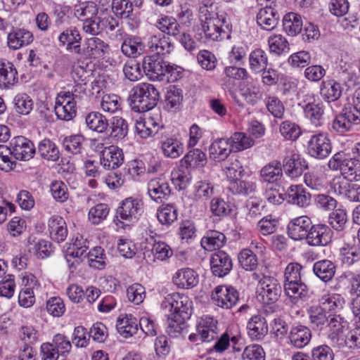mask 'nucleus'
<instances>
[{"mask_svg": "<svg viewBox=\"0 0 360 360\" xmlns=\"http://www.w3.org/2000/svg\"><path fill=\"white\" fill-rule=\"evenodd\" d=\"M342 299L340 298L339 295H324L319 300V307L323 309V311L327 314H332L337 309L342 307Z\"/></svg>", "mask_w": 360, "mask_h": 360, "instance_id": "obj_50", "label": "nucleus"}, {"mask_svg": "<svg viewBox=\"0 0 360 360\" xmlns=\"http://www.w3.org/2000/svg\"><path fill=\"white\" fill-rule=\"evenodd\" d=\"M146 45L138 37H129L122 44V52L128 57L136 58L143 53Z\"/></svg>", "mask_w": 360, "mask_h": 360, "instance_id": "obj_37", "label": "nucleus"}, {"mask_svg": "<svg viewBox=\"0 0 360 360\" xmlns=\"http://www.w3.org/2000/svg\"><path fill=\"white\" fill-rule=\"evenodd\" d=\"M217 9V5L214 2L210 0L202 1L198 9L199 19L201 22V25L205 24L206 22L211 21L213 19L225 16L224 14L219 15Z\"/></svg>", "mask_w": 360, "mask_h": 360, "instance_id": "obj_43", "label": "nucleus"}, {"mask_svg": "<svg viewBox=\"0 0 360 360\" xmlns=\"http://www.w3.org/2000/svg\"><path fill=\"white\" fill-rule=\"evenodd\" d=\"M229 138H218L209 147L210 160L220 162L225 160L233 151Z\"/></svg>", "mask_w": 360, "mask_h": 360, "instance_id": "obj_20", "label": "nucleus"}, {"mask_svg": "<svg viewBox=\"0 0 360 360\" xmlns=\"http://www.w3.org/2000/svg\"><path fill=\"white\" fill-rule=\"evenodd\" d=\"M347 221V213L345 210L338 209L331 212L328 217V223L336 231H342Z\"/></svg>", "mask_w": 360, "mask_h": 360, "instance_id": "obj_63", "label": "nucleus"}, {"mask_svg": "<svg viewBox=\"0 0 360 360\" xmlns=\"http://www.w3.org/2000/svg\"><path fill=\"white\" fill-rule=\"evenodd\" d=\"M307 314L314 330L322 331L327 329L331 314H327L317 305L310 307L307 309Z\"/></svg>", "mask_w": 360, "mask_h": 360, "instance_id": "obj_24", "label": "nucleus"}, {"mask_svg": "<svg viewBox=\"0 0 360 360\" xmlns=\"http://www.w3.org/2000/svg\"><path fill=\"white\" fill-rule=\"evenodd\" d=\"M268 57L266 52L261 49H256L249 56V65L252 71L255 73L262 72L266 69Z\"/></svg>", "mask_w": 360, "mask_h": 360, "instance_id": "obj_42", "label": "nucleus"}, {"mask_svg": "<svg viewBox=\"0 0 360 360\" xmlns=\"http://www.w3.org/2000/svg\"><path fill=\"white\" fill-rule=\"evenodd\" d=\"M101 109L106 113H115L121 109V99L116 94H105L100 103Z\"/></svg>", "mask_w": 360, "mask_h": 360, "instance_id": "obj_51", "label": "nucleus"}, {"mask_svg": "<svg viewBox=\"0 0 360 360\" xmlns=\"http://www.w3.org/2000/svg\"><path fill=\"white\" fill-rule=\"evenodd\" d=\"M288 202L300 207H305L310 204L311 195L300 185H292L287 191Z\"/></svg>", "mask_w": 360, "mask_h": 360, "instance_id": "obj_33", "label": "nucleus"}, {"mask_svg": "<svg viewBox=\"0 0 360 360\" xmlns=\"http://www.w3.org/2000/svg\"><path fill=\"white\" fill-rule=\"evenodd\" d=\"M284 31L290 36H296L302 30V20L300 15L295 13H289L283 18Z\"/></svg>", "mask_w": 360, "mask_h": 360, "instance_id": "obj_39", "label": "nucleus"}, {"mask_svg": "<svg viewBox=\"0 0 360 360\" xmlns=\"http://www.w3.org/2000/svg\"><path fill=\"white\" fill-rule=\"evenodd\" d=\"M161 149L165 156L177 158L184 153L183 144L176 138H166L161 141Z\"/></svg>", "mask_w": 360, "mask_h": 360, "instance_id": "obj_40", "label": "nucleus"}, {"mask_svg": "<svg viewBox=\"0 0 360 360\" xmlns=\"http://www.w3.org/2000/svg\"><path fill=\"white\" fill-rule=\"evenodd\" d=\"M148 193L153 201L162 203L168 199L171 188L165 179H153L148 184Z\"/></svg>", "mask_w": 360, "mask_h": 360, "instance_id": "obj_19", "label": "nucleus"}, {"mask_svg": "<svg viewBox=\"0 0 360 360\" xmlns=\"http://www.w3.org/2000/svg\"><path fill=\"white\" fill-rule=\"evenodd\" d=\"M110 136L114 139L122 140L128 134V124L125 120L119 116H115L109 122Z\"/></svg>", "mask_w": 360, "mask_h": 360, "instance_id": "obj_45", "label": "nucleus"}, {"mask_svg": "<svg viewBox=\"0 0 360 360\" xmlns=\"http://www.w3.org/2000/svg\"><path fill=\"white\" fill-rule=\"evenodd\" d=\"M173 282L179 288L189 289L198 283V274L190 268L179 269L173 276Z\"/></svg>", "mask_w": 360, "mask_h": 360, "instance_id": "obj_26", "label": "nucleus"}, {"mask_svg": "<svg viewBox=\"0 0 360 360\" xmlns=\"http://www.w3.org/2000/svg\"><path fill=\"white\" fill-rule=\"evenodd\" d=\"M182 100V90L176 86H171L166 94L165 107L167 110L178 109Z\"/></svg>", "mask_w": 360, "mask_h": 360, "instance_id": "obj_55", "label": "nucleus"}, {"mask_svg": "<svg viewBox=\"0 0 360 360\" xmlns=\"http://www.w3.org/2000/svg\"><path fill=\"white\" fill-rule=\"evenodd\" d=\"M124 159L122 150L112 145L101 151L100 163L105 169H115L123 164Z\"/></svg>", "mask_w": 360, "mask_h": 360, "instance_id": "obj_14", "label": "nucleus"}, {"mask_svg": "<svg viewBox=\"0 0 360 360\" xmlns=\"http://www.w3.org/2000/svg\"><path fill=\"white\" fill-rule=\"evenodd\" d=\"M243 360H265V352L259 345H250L245 347L242 354Z\"/></svg>", "mask_w": 360, "mask_h": 360, "instance_id": "obj_64", "label": "nucleus"}, {"mask_svg": "<svg viewBox=\"0 0 360 360\" xmlns=\"http://www.w3.org/2000/svg\"><path fill=\"white\" fill-rule=\"evenodd\" d=\"M146 76L152 81H162L166 74L165 62L159 56H145L142 63Z\"/></svg>", "mask_w": 360, "mask_h": 360, "instance_id": "obj_11", "label": "nucleus"}, {"mask_svg": "<svg viewBox=\"0 0 360 360\" xmlns=\"http://www.w3.org/2000/svg\"><path fill=\"white\" fill-rule=\"evenodd\" d=\"M13 158L21 161H28L34 157L35 147L34 143L22 136L13 138L8 146Z\"/></svg>", "mask_w": 360, "mask_h": 360, "instance_id": "obj_8", "label": "nucleus"}, {"mask_svg": "<svg viewBox=\"0 0 360 360\" xmlns=\"http://www.w3.org/2000/svg\"><path fill=\"white\" fill-rule=\"evenodd\" d=\"M342 93L341 84L333 79L323 81L320 87V94L328 103L338 101Z\"/></svg>", "mask_w": 360, "mask_h": 360, "instance_id": "obj_32", "label": "nucleus"}, {"mask_svg": "<svg viewBox=\"0 0 360 360\" xmlns=\"http://www.w3.org/2000/svg\"><path fill=\"white\" fill-rule=\"evenodd\" d=\"M18 72L9 62L0 60V88L8 89L18 82Z\"/></svg>", "mask_w": 360, "mask_h": 360, "instance_id": "obj_34", "label": "nucleus"}, {"mask_svg": "<svg viewBox=\"0 0 360 360\" xmlns=\"http://www.w3.org/2000/svg\"><path fill=\"white\" fill-rule=\"evenodd\" d=\"M212 302L222 309H230L239 302V292L232 286L218 285L212 292Z\"/></svg>", "mask_w": 360, "mask_h": 360, "instance_id": "obj_7", "label": "nucleus"}, {"mask_svg": "<svg viewBox=\"0 0 360 360\" xmlns=\"http://www.w3.org/2000/svg\"><path fill=\"white\" fill-rule=\"evenodd\" d=\"M157 217L160 224L170 225L177 219V210L172 205H167L157 212Z\"/></svg>", "mask_w": 360, "mask_h": 360, "instance_id": "obj_58", "label": "nucleus"}, {"mask_svg": "<svg viewBox=\"0 0 360 360\" xmlns=\"http://www.w3.org/2000/svg\"><path fill=\"white\" fill-rule=\"evenodd\" d=\"M210 262L212 274L218 277L227 275L232 269V260L224 251L212 254Z\"/></svg>", "mask_w": 360, "mask_h": 360, "instance_id": "obj_17", "label": "nucleus"}, {"mask_svg": "<svg viewBox=\"0 0 360 360\" xmlns=\"http://www.w3.org/2000/svg\"><path fill=\"white\" fill-rule=\"evenodd\" d=\"M306 96L308 103L304 107V115L311 124L316 127L321 126L323 124L325 105L321 101L314 103V95L313 94H307Z\"/></svg>", "mask_w": 360, "mask_h": 360, "instance_id": "obj_18", "label": "nucleus"}, {"mask_svg": "<svg viewBox=\"0 0 360 360\" xmlns=\"http://www.w3.org/2000/svg\"><path fill=\"white\" fill-rule=\"evenodd\" d=\"M268 44L270 51L277 55L288 52L290 50L288 41L281 34L270 36L268 39Z\"/></svg>", "mask_w": 360, "mask_h": 360, "instance_id": "obj_52", "label": "nucleus"}, {"mask_svg": "<svg viewBox=\"0 0 360 360\" xmlns=\"http://www.w3.org/2000/svg\"><path fill=\"white\" fill-rule=\"evenodd\" d=\"M50 237L58 243L63 242L68 236V228L65 220L58 215L52 216L48 221Z\"/></svg>", "mask_w": 360, "mask_h": 360, "instance_id": "obj_29", "label": "nucleus"}, {"mask_svg": "<svg viewBox=\"0 0 360 360\" xmlns=\"http://www.w3.org/2000/svg\"><path fill=\"white\" fill-rule=\"evenodd\" d=\"M302 267L298 263H290L284 271V292L293 304L307 295V287L301 280Z\"/></svg>", "mask_w": 360, "mask_h": 360, "instance_id": "obj_1", "label": "nucleus"}, {"mask_svg": "<svg viewBox=\"0 0 360 360\" xmlns=\"http://www.w3.org/2000/svg\"><path fill=\"white\" fill-rule=\"evenodd\" d=\"M158 27L164 33L176 36L179 34V25L176 20L172 17L165 16L159 20Z\"/></svg>", "mask_w": 360, "mask_h": 360, "instance_id": "obj_60", "label": "nucleus"}, {"mask_svg": "<svg viewBox=\"0 0 360 360\" xmlns=\"http://www.w3.org/2000/svg\"><path fill=\"white\" fill-rule=\"evenodd\" d=\"M327 329L328 338L332 346L339 349L345 347L349 323L340 315L331 314Z\"/></svg>", "mask_w": 360, "mask_h": 360, "instance_id": "obj_5", "label": "nucleus"}, {"mask_svg": "<svg viewBox=\"0 0 360 360\" xmlns=\"http://www.w3.org/2000/svg\"><path fill=\"white\" fill-rule=\"evenodd\" d=\"M264 103L269 112L274 117L281 119L283 117L285 107L282 101L275 96H269L265 98Z\"/></svg>", "mask_w": 360, "mask_h": 360, "instance_id": "obj_57", "label": "nucleus"}, {"mask_svg": "<svg viewBox=\"0 0 360 360\" xmlns=\"http://www.w3.org/2000/svg\"><path fill=\"white\" fill-rule=\"evenodd\" d=\"M41 156L49 161L56 162L60 158V152L57 146L50 139H43L38 146Z\"/></svg>", "mask_w": 360, "mask_h": 360, "instance_id": "obj_44", "label": "nucleus"}, {"mask_svg": "<svg viewBox=\"0 0 360 360\" xmlns=\"http://www.w3.org/2000/svg\"><path fill=\"white\" fill-rule=\"evenodd\" d=\"M109 51L108 44L98 37L87 39L83 46V53L85 57L103 58Z\"/></svg>", "mask_w": 360, "mask_h": 360, "instance_id": "obj_22", "label": "nucleus"}, {"mask_svg": "<svg viewBox=\"0 0 360 360\" xmlns=\"http://www.w3.org/2000/svg\"><path fill=\"white\" fill-rule=\"evenodd\" d=\"M281 135L288 140L295 141L301 134L300 127L295 123L290 121H284L280 125Z\"/></svg>", "mask_w": 360, "mask_h": 360, "instance_id": "obj_62", "label": "nucleus"}, {"mask_svg": "<svg viewBox=\"0 0 360 360\" xmlns=\"http://www.w3.org/2000/svg\"><path fill=\"white\" fill-rule=\"evenodd\" d=\"M213 193V186L206 181H198L194 186V198L196 200L205 201Z\"/></svg>", "mask_w": 360, "mask_h": 360, "instance_id": "obj_59", "label": "nucleus"}, {"mask_svg": "<svg viewBox=\"0 0 360 360\" xmlns=\"http://www.w3.org/2000/svg\"><path fill=\"white\" fill-rule=\"evenodd\" d=\"M307 243L311 246H326L331 243L333 231L323 224L311 225Z\"/></svg>", "mask_w": 360, "mask_h": 360, "instance_id": "obj_12", "label": "nucleus"}, {"mask_svg": "<svg viewBox=\"0 0 360 360\" xmlns=\"http://www.w3.org/2000/svg\"><path fill=\"white\" fill-rule=\"evenodd\" d=\"M202 29L204 37L198 39L204 43H209L230 39L232 25L226 16H222L202 24Z\"/></svg>", "mask_w": 360, "mask_h": 360, "instance_id": "obj_3", "label": "nucleus"}, {"mask_svg": "<svg viewBox=\"0 0 360 360\" xmlns=\"http://www.w3.org/2000/svg\"><path fill=\"white\" fill-rule=\"evenodd\" d=\"M306 167L304 161L296 153H291L283 160L284 171L291 178L300 176Z\"/></svg>", "mask_w": 360, "mask_h": 360, "instance_id": "obj_30", "label": "nucleus"}, {"mask_svg": "<svg viewBox=\"0 0 360 360\" xmlns=\"http://www.w3.org/2000/svg\"><path fill=\"white\" fill-rule=\"evenodd\" d=\"M84 137L80 134L66 136L63 140V147L70 153L73 155L81 154L84 150L83 143Z\"/></svg>", "mask_w": 360, "mask_h": 360, "instance_id": "obj_48", "label": "nucleus"}, {"mask_svg": "<svg viewBox=\"0 0 360 360\" xmlns=\"http://www.w3.org/2000/svg\"><path fill=\"white\" fill-rule=\"evenodd\" d=\"M307 150L311 157L324 159L331 153L330 140L323 133L312 135L308 141Z\"/></svg>", "mask_w": 360, "mask_h": 360, "instance_id": "obj_9", "label": "nucleus"}, {"mask_svg": "<svg viewBox=\"0 0 360 360\" xmlns=\"http://www.w3.org/2000/svg\"><path fill=\"white\" fill-rule=\"evenodd\" d=\"M311 221L307 216H301L292 219L288 225V233L294 240L305 239L310 231Z\"/></svg>", "mask_w": 360, "mask_h": 360, "instance_id": "obj_15", "label": "nucleus"}, {"mask_svg": "<svg viewBox=\"0 0 360 360\" xmlns=\"http://www.w3.org/2000/svg\"><path fill=\"white\" fill-rule=\"evenodd\" d=\"M138 320L131 314H126L123 317H119L117 321V332L125 338H130L136 334L138 331Z\"/></svg>", "mask_w": 360, "mask_h": 360, "instance_id": "obj_35", "label": "nucleus"}, {"mask_svg": "<svg viewBox=\"0 0 360 360\" xmlns=\"http://www.w3.org/2000/svg\"><path fill=\"white\" fill-rule=\"evenodd\" d=\"M130 97V107L136 112L153 110L159 100V91L154 85L141 83L132 89Z\"/></svg>", "mask_w": 360, "mask_h": 360, "instance_id": "obj_2", "label": "nucleus"}, {"mask_svg": "<svg viewBox=\"0 0 360 360\" xmlns=\"http://www.w3.org/2000/svg\"><path fill=\"white\" fill-rule=\"evenodd\" d=\"M259 285V295L262 297L264 303H274L278 300L281 293V286L277 279L264 276L260 280Z\"/></svg>", "mask_w": 360, "mask_h": 360, "instance_id": "obj_13", "label": "nucleus"}, {"mask_svg": "<svg viewBox=\"0 0 360 360\" xmlns=\"http://www.w3.org/2000/svg\"><path fill=\"white\" fill-rule=\"evenodd\" d=\"M290 344L297 349L306 347L311 341V331L305 326H293L289 333Z\"/></svg>", "mask_w": 360, "mask_h": 360, "instance_id": "obj_28", "label": "nucleus"}, {"mask_svg": "<svg viewBox=\"0 0 360 360\" xmlns=\"http://www.w3.org/2000/svg\"><path fill=\"white\" fill-rule=\"evenodd\" d=\"M248 336L253 340H262L268 333V326L261 315L252 316L248 322Z\"/></svg>", "mask_w": 360, "mask_h": 360, "instance_id": "obj_27", "label": "nucleus"}, {"mask_svg": "<svg viewBox=\"0 0 360 360\" xmlns=\"http://www.w3.org/2000/svg\"><path fill=\"white\" fill-rule=\"evenodd\" d=\"M110 209L107 204L100 203L91 207L89 212V219L92 224H99L106 219Z\"/></svg>", "mask_w": 360, "mask_h": 360, "instance_id": "obj_61", "label": "nucleus"}, {"mask_svg": "<svg viewBox=\"0 0 360 360\" xmlns=\"http://www.w3.org/2000/svg\"><path fill=\"white\" fill-rule=\"evenodd\" d=\"M225 241L226 236L224 233L217 231L210 230L201 239L200 243L205 250L212 251L221 248Z\"/></svg>", "mask_w": 360, "mask_h": 360, "instance_id": "obj_36", "label": "nucleus"}, {"mask_svg": "<svg viewBox=\"0 0 360 360\" xmlns=\"http://www.w3.org/2000/svg\"><path fill=\"white\" fill-rule=\"evenodd\" d=\"M34 40L32 33L25 28H13L8 34L7 44L13 50L27 46Z\"/></svg>", "mask_w": 360, "mask_h": 360, "instance_id": "obj_21", "label": "nucleus"}, {"mask_svg": "<svg viewBox=\"0 0 360 360\" xmlns=\"http://www.w3.org/2000/svg\"><path fill=\"white\" fill-rule=\"evenodd\" d=\"M146 46L150 52L159 57L167 56L173 50V46L169 39L162 33L150 35Z\"/></svg>", "mask_w": 360, "mask_h": 360, "instance_id": "obj_16", "label": "nucleus"}, {"mask_svg": "<svg viewBox=\"0 0 360 360\" xmlns=\"http://www.w3.org/2000/svg\"><path fill=\"white\" fill-rule=\"evenodd\" d=\"M15 111L22 115H28L33 108V101L26 94H19L13 99Z\"/></svg>", "mask_w": 360, "mask_h": 360, "instance_id": "obj_56", "label": "nucleus"}, {"mask_svg": "<svg viewBox=\"0 0 360 360\" xmlns=\"http://www.w3.org/2000/svg\"><path fill=\"white\" fill-rule=\"evenodd\" d=\"M257 23L263 30H273L277 25L280 16L271 6L261 8L257 14Z\"/></svg>", "mask_w": 360, "mask_h": 360, "instance_id": "obj_23", "label": "nucleus"}, {"mask_svg": "<svg viewBox=\"0 0 360 360\" xmlns=\"http://www.w3.org/2000/svg\"><path fill=\"white\" fill-rule=\"evenodd\" d=\"M207 158L205 153L200 149L190 150L181 160L182 166L196 167L206 164Z\"/></svg>", "mask_w": 360, "mask_h": 360, "instance_id": "obj_47", "label": "nucleus"}, {"mask_svg": "<svg viewBox=\"0 0 360 360\" xmlns=\"http://www.w3.org/2000/svg\"><path fill=\"white\" fill-rule=\"evenodd\" d=\"M110 19L115 18L108 14H103L102 16L97 17L94 22L86 25V33L91 35H97L104 32L108 25L111 24Z\"/></svg>", "mask_w": 360, "mask_h": 360, "instance_id": "obj_53", "label": "nucleus"}, {"mask_svg": "<svg viewBox=\"0 0 360 360\" xmlns=\"http://www.w3.org/2000/svg\"><path fill=\"white\" fill-rule=\"evenodd\" d=\"M161 307L171 314L184 318H190L192 312V302L184 294L172 293L165 297Z\"/></svg>", "mask_w": 360, "mask_h": 360, "instance_id": "obj_6", "label": "nucleus"}, {"mask_svg": "<svg viewBox=\"0 0 360 360\" xmlns=\"http://www.w3.org/2000/svg\"><path fill=\"white\" fill-rule=\"evenodd\" d=\"M229 139L234 152L249 148L255 143L254 140L243 132H236Z\"/></svg>", "mask_w": 360, "mask_h": 360, "instance_id": "obj_49", "label": "nucleus"}, {"mask_svg": "<svg viewBox=\"0 0 360 360\" xmlns=\"http://www.w3.org/2000/svg\"><path fill=\"white\" fill-rule=\"evenodd\" d=\"M328 165L332 170H340L342 175L350 181L360 180V163L342 152L335 153Z\"/></svg>", "mask_w": 360, "mask_h": 360, "instance_id": "obj_4", "label": "nucleus"}, {"mask_svg": "<svg viewBox=\"0 0 360 360\" xmlns=\"http://www.w3.org/2000/svg\"><path fill=\"white\" fill-rule=\"evenodd\" d=\"M313 271L324 282L330 281L335 273V266L330 260L323 259L314 263Z\"/></svg>", "mask_w": 360, "mask_h": 360, "instance_id": "obj_41", "label": "nucleus"}, {"mask_svg": "<svg viewBox=\"0 0 360 360\" xmlns=\"http://www.w3.org/2000/svg\"><path fill=\"white\" fill-rule=\"evenodd\" d=\"M98 8L93 2L80 4L75 11V15L83 22V30L86 33V25L94 22L97 18Z\"/></svg>", "mask_w": 360, "mask_h": 360, "instance_id": "obj_31", "label": "nucleus"}, {"mask_svg": "<svg viewBox=\"0 0 360 360\" xmlns=\"http://www.w3.org/2000/svg\"><path fill=\"white\" fill-rule=\"evenodd\" d=\"M54 110L57 117L64 121L72 120L77 113L75 102L70 101L60 94L56 98Z\"/></svg>", "mask_w": 360, "mask_h": 360, "instance_id": "obj_25", "label": "nucleus"}, {"mask_svg": "<svg viewBox=\"0 0 360 360\" xmlns=\"http://www.w3.org/2000/svg\"><path fill=\"white\" fill-rule=\"evenodd\" d=\"M261 176L269 184L276 182L282 176L281 163L276 160L269 162L262 169Z\"/></svg>", "mask_w": 360, "mask_h": 360, "instance_id": "obj_46", "label": "nucleus"}, {"mask_svg": "<svg viewBox=\"0 0 360 360\" xmlns=\"http://www.w3.org/2000/svg\"><path fill=\"white\" fill-rule=\"evenodd\" d=\"M238 262L243 269L246 271H253L258 264L257 257L250 249H243L238 255Z\"/></svg>", "mask_w": 360, "mask_h": 360, "instance_id": "obj_54", "label": "nucleus"}, {"mask_svg": "<svg viewBox=\"0 0 360 360\" xmlns=\"http://www.w3.org/2000/svg\"><path fill=\"white\" fill-rule=\"evenodd\" d=\"M143 202L133 197L124 199L117 209V214L122 220L134 222L138 220L143 212Z\"/></svg>", "mask_w": 360, "mask_h": 360, "instance_id": "obj_10", "label": "nucleus"}, {"mask_svg": "<svg viewBox=\"0 0 360 360\" xmlns=\"http://www.w3.org/2000/svg\"><path fill=\"white\" fill-rule=\"evenodd\" d=\"M85 122L89 129L98 133L105 132L109 126L108 120L99 112H89L86 116Z\"/></svg>", "mask_w": 360, "mask_h": 360, "instance_id": "obj_38", "label": "nucleus"}]
</instances>
